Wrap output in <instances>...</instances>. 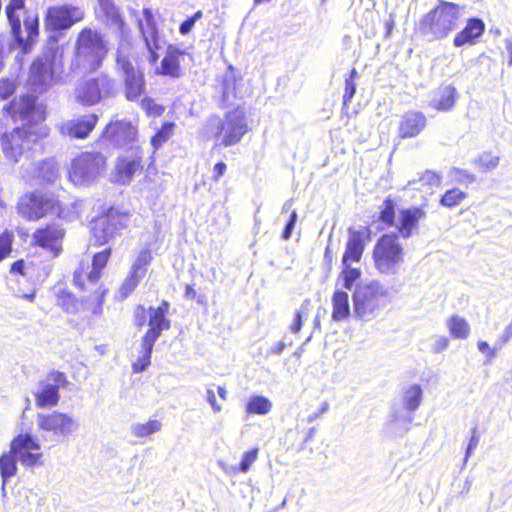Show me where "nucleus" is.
I'll return each instance as SVG.
<instances>
[{
    "label": "nucleus",
    "instance_id": "c85d7f7f",
    "mask_svg": "<svg viewBox=\"0 0 512 512\" xmlns=\"http://www.w3.org/2000/svg\"><path fill=\"white\" fill-rule=\"evenodd\" d=\"M425 217V212L421 208H411L400 212L398 231L400 235L407 239L412 235L413 229L418 225L420 219Z\"/></svg>",
    "mask_w": 512,
    "mask_h": 512
},
{
    "label": "nucleus",
    "instance_id": "de8ad7c7",
    "mask_svg": "<svg viewBox=\"0 0 512 512\" xmlns=\"http://www.w3.org/2000/svg\"><path fill=\"white\" fill-rule=\"evenodd\" d=\"M465 198L466 193L458 188H453L446 191V193L442 196L440 203L445 207H454L459 205Z\"/></svg>",
    "mask_w": 512,
    "mask_h": 512
},
{
    "label": "nucleus",
    "instance_id": "1a4fd4ad",
    "mask_svg": "<svg viewBox=\"0 0 512 512\" xmlns=\"http://www.w3.org/2000/svg\"><path fill=\"white\" fill-rule=\"evenodd\" d=\"M116 87L113 79L105 74L79 82L74 89L76 102L84 106H93L104 97L113 96Z\"/></svg>",
    "mask_w": 512,
    "mask_h": 512
},
{
    "label": "nucleus",
    "instance_id": "72a5a7b5",
    "mask_svg": "<svg viewBox=\"0 0 512 512\" xmlns=\"http://www.w3.org/2000/svg\"><path fill=\"white\" fill-rule=\"evenodd\" d=\"M154 344L155 341L151 339V336H143L141 356L132 364V369L135 373L143 372L151 364V354Z\"/></svg>",
    "mask_w": 512,
    "mask_h": 512
},
{
    "label": "nucleus",
    "instance_id": "bf43d9fd",
    "mask_svg": "<svg viewBox=\"0 0 512 512\" xmlns=\"http://www.w3.org/2000/svg\"><path fill=\"white\" fill-rule=\"evenodd\" d=\"M141 107L150 115L158 116L163 112V108L150 98H143Z\"/></svg>",
    "mask_w": 512,
    "mask_h": 512
},
{
    "label": "nucleus",
    "instance_id": "c756f323",
    "mask_svg": "<svg viewBox=\"0 0 512 512\" xmlns=\"http://www.w3.org/2000/svg\"><path fill=\"white\" fill-rule=\"evenodd\" d=\"M456 96L457 91L455 87L451 85L441 86L438 88L430 105L438 111H449L455 105Z\"/></svg>",
    "mask_w": 512,
    "mask_h": 512
},
{
    "label": "nucleus",
    "instance_id": "bb28decb",
    "mask_svg": "<svg viewBox=\"0 0 512 512\" xmlns=\"http://www.w3.org/2000/svg\"><path fill=\"white\" fill-rule=\"evenodd\" d=\"M484 30L485 24L481 19H469L465 28L454 37L453 44L455 47H462L466 44L473 45L484 33Z\"/></svg>",
    "mask_w": 512,
    "mask_h": 512
},
{
    "label": "nucleus",
    "instance_id": "cd10ccee",
    "mask_svg": "<svg viewBox=\"0 0 512 512\" xmlns=\"http://www.w3.org/2000/svg\"><path fill=\"white\" fill-rule=\"evenodd\" d=\"M97 17L108 26L121 28L123 20L113 0H98Z\"/></svg>",
    "mask_w": 512,
    "mask_h": 512
},
{
    "label": "nucleus",
    "instance_id": "a878e982",
    "mask_svg": "<svg viewBox=\"0 0 512 512\" xmlns=\"http://www.w3.org/2000/svg\"><path fill=\"white\" fill-rule=\"evenodd\" d=\"M59 74L56 63L52 67H48L42 60H35L30 69V79L33 85L40 87L49 86Z\"/></svg>",
    "mask_w": 512,
    "mask_h": 512
},
{
    "label": "nucleus",
    "instance_id": "3c124183",
    "mask_svg": "<svg viewBox=\"0 0 512 512\" xmlns=\"http://www.w3.org/2000/svg\"><path fill=\"white\" fill-rule=\"evenodd\" d=\"M235 76L232 70V67H229V70L225 73L223 79V98L229 99L230 96L235 95Z\"/></svg>",
    "mask_w": 512,
    "mask_h": 512
},
{
    "label": "nucleus",
    "instance_id": "8fccbe9b",
    "mask_svg": "<svg viewBox=\"0 0 512 512\" xmlns=\"http://www.w3.org/2000/svg\"><path fill=\"white\" fill-rule=\"evenodd\" d=\"M143 278V276L134 274L132 271L129 272V275L121 285L119 289V293L122 298L128 297L138 286L140 280Z\"/></svg>",
    "mask_w": 512,
    "mask_h": 512
},
{
    "label": "nucleus",
    "instance_id": "a211bd4d",
    "mask_svg": "<svg viewBox=\"0 0 512 512\" xmlns=\"http://www.w3.org/2000/svg\"><path fill=\"white\" fill-rule=\"evenodd\" d=\"M98 122L96 114L82 115L74 119L62 121L56 128L62 136L76 139H85L95 128Z\"/></svg>",
    "mask_w": 512,
    "mask_h": 512
},
{
    "label": "nucleus",
    "instance_id": "79ce46f5",
    "mask_svg": "<svg viewBox=\"0 0 512 512\" xmlns=\"http://www.w3.org/2000/svg\"><path fill=\"white\" fill-rule=\"evenodd\" d=\"M82 203L80 201H73L69 204L63 205L58 199L52 215H57L59 218L65 220H74L79 216Z\"/></svg>",
    "mask_w": 512,
    "mask_h": 512
},
{
    "label": "nucleus",
    "instance_id": "7c9ffc66",
    "mask_svg": "<svg viewBox=\"0 0 512 512\" xmlns=\"http://www.w3.org/2000/svg\"><path fill=\"white\" fill-rule=\"evenodd\" d=\"M332 319L336 322L343 321L350 316V304L348 293L336 290L332 296Z\"/></svg>",
    "mask_w": 512,
    "mask_h": 512
},
{
    "label": "nucleus",
    "instance_id": "37998d69",
    "mask_svg": "<svg viewBox=\"0 0 512 512\" xmlns=\"http://www.w3.org/2000/svg\"><path fill=\"white\" fill-rule=\"evenodd\" d=\"M59 176L58 167L52 159L42 161L38 166V177L46 183H53Z\"/></svg>",
    "mask_w": 512,
    "mask_h": 512
},
{
    "label": "nucleus",
    "instance_id": "9d476101",
    "mask_svg": "<svg viewBox=\"0 0 512 512\" xmlns=\"http://www.w3.org/2000/svg\"><path fill=\"white\" fill-rule=\"evenodd\" d=\"M85 18V11L79 6L63 4L51 6L44 17V28L50 33H61L69 30Z\"/></svg>",
    "mask_w": 512,
    "mask_h": 512
},
{
    "label": "nucleus",
    "instance_id": "f704fd0d",
    "mask_svg": "<svg viewBox=\"0 0 512 512\" xmlns=\"http://www.w3.org/2000/svg\"><path fill=\"white\" fill-rule=\"evenodd\" d=\"M423 390L420 385L413 384L407 387L403 392V406L410 412H415L421 405Z\"/></svg>",
    "mask_w": 512,
    "mask_h": 512
},
{
    "label": "nucleus",
    "instance_id": "5701e85b",
    "mask_svg": "<svg viewBox=\"0 0 512 512\" xmlns=\"http://www.w3.org/2000/svg\"><path fill=\"white\" fill-rule=\"evenodd\" d=\"M143 16L145 24L140 20L139 30L145 41L146 48L150 53V61L154 63L158 59L156 50L159 49L156 24L153 14L149 9H144Z\"/></svg>",
    "mask_w": 512,
    "mask_h": 512
},
{
    "label": "nucleus",
    "instance_id": "09e8293b",
    "mask_svg": "<svg viewBox=\"0 0 512 512\" xmlns=\"http://www.w3.org/2000/svg\"><path fill=\"white\" fill-rule=\"evenodd\" d=\"M174 123L167 122L162 125L161 129L151 138V145L154 149H158L173 134Z\"/></svg>",
    "mask_w": 512,
    "mask_h": 512
},
{
    "label": "nucleus",
    "instance_id": "e2e57ef3",
    "mask_svg": "<svg viewBox=\"0 0 512 512\" xmlns=\"http://www.w3.org/2000/svg\"><path fill=\"white\" fill-rule=\"evenodd\" d=\"M393 419L391 420V425L397 424V423H403V431L407 432L410 428V424L412 423L413 416L412 415H398L397 413L393 414Z\"/></svg>",
    "mask_w": 512,
    "mask_h": 512
},
{
    "label": "nucleus",
    "instance_id": "9b49d317",
    "mask_svg": "<svg viewBox=\"0 0 512 512\" xmlns=\"http://www.w3.org/2000/svg\"><path fill=\"white\" fill-rule=\"evenodd\" d=\"M56 204L57 199L53 194L34 191L19 198L17 211L23 218L35 221L46 215H52Z\"/></svg>",
    "mask_w": 512,
    "mask_h": 512
},
{
    "label": "nucleus",
    "instance_id": "a18cd8bd",
    "mask_svg": "<svg viewBox=\"0 0 512 512\" xmlns=\"http://www.w3.org/2000/svg\"><path fill=\"white\" fill-rule=\"evenodd\" d=\"M151 260V252L148 249L141 250L132 264L130 271L144 277L147 266L150 264Z\"/></svg>",
    "mask_w": 512,
    "mask_h": 512
},
{
    "label": "nucleus",
    "instance_id": "4468645a",
    "mask_svg": "<svg viewBox=\"0 0 512 512\" xmlns=\"http://www.w3.org/2000/svg\"><path fill=\"white\" fill-rule=\"evenodd\" d=\"M65 384L64 373L51 372L45 380L40 381L39 389L34 392L36 405L40 408L56 406L60 399L59 389Z\"/></svg>",
    "mask_w": 512,
    "mask_h": 512
},
{
    "label": "nucleus",
    "instance_id": "6e6552de",
    "mask_svg": "<svg viewBox=\"0 0 512 512\" xmlns=\"http://www.w3.org/2000/svg\"><path fill=\"white\" fill-rule=\"evenodd\" d=\"M24 7V0H11L6 7V14L11 26L13 38L18 45L27 52L36 42L39 35V18L37 14H29L24 18V29L26 36H23L20 18L15 14V10Z\"/></svg>",
    "mask_w": 512,
    "mask_h": 512
},
{
    "label": "nucleus",
    "instance_id": "603ef678",
    "mask_svg": "<svg viewBox=\"0 0 512 512\" xmlns=\"http://www.w3.org/2000/svg\"><path fill=\"white\" fill-rule=\"evenodd\" d=\"M17 84L14 79L2 78L0 79V98L2 100L8 99L16 90Z\"/></svg>",
    "mask_w": 512,
    "mask_h": 512
},
{
    "label": "nucleus",
    "instance_id": "6ab92c4d",
    "mask_svg": "<svg viewBox=\"0 0 512 512\" xmlns=\"http://www.w3.org/2000/svg\"><path fill=\"white\" fill-rule=\"evenodd\" d=\"M123 227L121 217L109 211V213L94 221L92 235L96 245H104L110 241L116 232Z\"/></svg>",
    "mask_w": 512,
    "mask_h": 512
},
{
    "label": "nucleus",
    "instance_id": "4d7b16f0",
    "mask_svg": "<svg viewBox=\"0 0 512 512\" xmlns=\"http://www.w3.org/2000/svg\"><path fill=\"white\" fill-rule=\"evenodd\" d=\"M12 237L7 233L0 236V261L6 258L11 252Z\"/></svg>",
    "mask_w": 512,
    "mask_h": 512
},
{
    "label": "nucleus",
    "instance_id": "4c0bfd02",
    "mask_svg": "<svg viewBox=\"0 0 512 512\" xmlns=\"http://www.w3.org/2000/svg\"><path fill=\"white\" fill-rule=\"evenodd\" d=\"M162 429L161 421L150 419L146 423H134L131 425V434L137 438H145L153 435Z\"/></svg>",
    "mask_w": 512,
    "mask_h": 512
},
{
    "label": "nucleus",
    "instance_id": "ea45409f",
    "mask_svg": "<svg viewBox=\"0 0 512 512\" xmlns=\"http://www.w3.org/2000/svg\"><path fill=\"white\" fill-rule=\"evenodd\" d=\"M272 409V402L260 395L251 396L246 405V411L249 414L266 415Z\"/></svg>",
    "mask_w": 512,
    "mask_h": 512
},
{
    "label": "nucleus",
    "instance_id": "aec40b11",
    "mask_svg": "<svg viewBox=\"0 0 512 512\" xmlns=\"http://www.w3.org/2000/svg\"><path fill=\"white\" fill-rule=\"evenodd\" d=\"M110 254L111 249H105L99 253H96L92 260V269L89 272H85L83 270L75 271L73 278L75 285L82 290H89V288L86 286V282L88 285L96 284L101 276L102 269L108 262Z\"/></svg>",
    "mask_w": 512,
    "mask_h": 512
},
{
    "label": "nucleus",
    "instance_id": "f8f14e48",
    "mask_svg": "<svg viewBox=\"0 0 512 512\" xmlns=\"http://www.w3.org/2000/svg\"><path fill=\"white\" fill-rule=\"evenodd\" d=\"M105 163L100 153H83L71 164L70 180L76 185L90 184L104 171Z\"/></svg>",
    "mask_w": 512,
    "mask_h": 512
},
{
    "label": "nucleus",
    "instance_id": "f257e3e1",
    "mask_svg": "<svg viewBox=\"0 0 512 512\" xmlns=\"http://www.w3.org/2000/svg\"><path fill=\"white\" fill-rule=\"evenodd\" d=\"M389 301L388 289L377 280L356 284L352 293L354 317L369 322L377 318Z\"/></svg>",
    "mask_w": 512,
    "mask_h": 512
},
{
    "label": "nucleus",
    "instance_id": "69168bd1",
    "mask_svg": "<svg viewBox=\"0 0 512 512\" xmlns=\"http://www.w3.org/2000/svg\"><path fill=\"white\" fill-rule=\"evenodd\" d=\"M449 346V340L445 336H439L433 344V352L440 353L446 350Z\"/></svg>",
    "mask_w": 512,
    "mask_h": 512
},
{
    "label": "nucleus",
    "instance_id": "5fc2aeb1",
    "mask_svg": "<svg viewBox=\"0 0 512 512\" xmlns=\"http://www.w3.org/2000/svg\"><path fill=\"white\" fill-rule=\"evenodd\" d=\"M394 208H395V206H394L393 201H391L389 199L384 201V208L382 209V211L380 213V219L382 220V222H384L388 225L393 224L394 216H395Z\"/></svg>",
    "mask_w": 512,
    "mask_h": 512
},
{
    "label": "nucleus",
    "instance_id": "49530a36",
    "mask_svg": "<svg viewBox=\"0 0 512 512\" xmlns=\"http://www.w3.org/2000/svg\"><path fill=\"white\" fill-rule=\"evenodd\" d=\"M311 308V301L309 299H305L300 308L295 312L294 319L289 327V330L297 334L300 332L303 325V317L308 315V312Z\"/></svg>",
    "mask_w": 512,
    "mask_h": 512
},
{
    "label": "nucleus",
    "instance_id": "412c9836",
    "mask_svg": "<svg viewBox=\"0 0 512 512\" xmlns=\"http://www.w3.org/2000/svg\"><path fill=\"white\" fill-rule=\"evenodd\" d=\"M348 233L349 237L342 257V264L360 261L366 240L369 238V231L365 227L359 230L349 228Z\"/></svg>",
    "mask_w": 512,
    "mask_h": 512
},
{
    "label": "nucleus",
    "instance_id": "dca6fc26",
    "mask_svg": "<svg viewBox=\"0 0 512 512\" xmlns=\"http://www.w3.org/2000/svg\"><path fill=\"white\" fill-rule=\"evenodd\" d=\"M104 137L111 144L119 148L135 150L134 143L137 138V128L125 120H112L104 131Z\"/></svg>",
    "mask_w": 512,
    "mask_h": 512
},
{
    "label": "nucleus",
    "instance_id": "052dcab7",
    "mask_svg": "<svg viewBox=\"0 0 512 512\" xmlns=\"http://www.w3.org/2000/svg\"><path fill=\"white\" fill-rule=\"evenodd\" d=\"M356 92V83L353 79H345V91L343 95V105L347 106L351 102Z\"/></svg>",
    "mask_w": 512,
    "mask_h": 512
},
{
    "label": "nucleus",
    "instance_id": "423d86ee",
    "mask_svg": "<svg viewBox=\"0 0 512 512\" xmlns=\"http://www.w3.org/2000/svg\"><path fill=\"white\" fill-rule=\"evenodd\" d=\"M48 133L49 128L46 125L23 124L2 137L3 152L9 160L17 162L25 151L32 149Z\"/></svg>",
    "mask_w": 512,
    "mask_h": 512
},
{
    "label": "nucleus",
    "instance_id": "774afa93",
    "mask_svg": "<svg viewBox=\"0 0 512 512\" xmlns=\"http://www.w3.org/2000/svg\"><path fill=\"white\" fill-rule=\"evenodd\" d=\"M227 169V166L225 163L223 162H219L217 163L215 166H214V169H213V178L215 181H218L220 179L221 176H223V174L225 173Z\"/></svg>",
    "mask_w": 512,
    "mask_h": 512
},
{
    "label": "nucleus",
    "instance_id": "a19ab883",
    "mask_svg": "<svg viewBox=\"0 0 512 512\" xmlns=\"http://www.w3.org/2000/svg\"><path fill=\"white\" fill-rule=\"evenodd\" d=\"M362 272L359 268L351 267V263L342 264V271L338 276V281H342V286L347 290H352L356 282L360 280Z\"/></svg>",
    "mask_w": 512,
    "mask_h": 512
},
{
    "label": "nucleus",
    "instance_id": "473e14b6",
    "mask_svg": "<svg viewBox=\"0 0 512 512\" xmlns=\"http://www.w3.org/2000/svg\"><path fill=\"white\" fill-rule=\"evenodd\" d=\"M258 451V448H253L249 451L244 452L242 455L240 465L238 467L228 466L223 461H219L218 464L222 468V470L229 475L236 474L237 472L247 473L250 470L251 466L254 464V462L257 460Z\"/></svg>",
    "mask_w": 512,
    "mask_h": 512
},
{
    "label": "nucleus",
    "instance_id": "680f3d73",
    "mask_svg": "<svg viewBox=\"0 0 512 512\" xmlns=\"http://www.w3.org/2000/svg\"><path fill=\"white\" fill-rule=\"evenodd\" d=\"M479 441H480V438L477 435V429L473 428L472 429V435H471L468 447L466 449V453H465V457H464V464L467 463L469 457L472 454V451L478 446Z\"/></svg>",
    "mask_w": 512,
    "mask_h": 512
},
{
    "label": "nucleus",
    "instance_id": "c03bdc74",
    "mask_svg": "<svg viewBox=\"0 0 512 512\" xmlns=\"http://www.w3.org/2000/svg\"><path fill=\"white\" fill-rule=\"evenodd\" d=\"M499 163V156L493 155L491 152H483L474 160V164L477 165L482 172H488L496 169Z\"/></svg>",
    "mask_w": 512,
    "mask_h": 512
},
{
    "label": "nucleus",
    "instance_id": "20e7f679",
    "mask_svg": "<svg viewBox=\"0 0 512 512\" xmlns=\"http://www.w3.org/2000/svg\"><path fill=\"white\" fill-rule=\"evenodd\" d=\"M460 12L459 5L440 1L432 11L423 17L420 29L424 35L431 36L433 40L444 39L457 28Z\"/></svg>",
    "mask_w": 512,
    "mask_h": 512
},
{
    "label": "nucleus",
    "instance_id": "f03ea898",
    "mask_svg": "<svg viewBox=\"0 0 512 512\" xmlns=\"http://www.w3.org/2000/svg\"><path fill=\"white\" fill-rule=\"evenodd\" d=\"M108 48L102 35L94 29L84 28L75 43V57L72 67L83 72L98 69L106 57Z\"/></svg>",
    "mask_w": 512,
    "mask_h": 512
},
{
    "label": "nucleus",
    "instance_id": "e433bc0d",
    "mask_svg": "<svg viewBox=\"0 0 512 512\" xmlns=\"http://www.w3.org/2000/svg\"><path fill=\"white\" fill-rule=\"evenodd\" d=\"M179 53L170 51L161 61V66L157 70L158 74L170 76L172 78L180 77V62L178 59Z\"/></svg>",
    "mask_w": 512,
    "mask_h": 512
},
{
    "label": "nucleus",
    "instance_id": "0e129e2a",
    "mask_svg": "<svg viewBox=\"0 0 512 512\" xmlns=\"http://www.w3.org/2000/svg\"><path fill=\"white\" fill-rule=\"evenodd\" d=\"M297 221V213L296 211H292L290 215V219L288 223L286 224L282 237L284 240H288L291 237L292 231L294 229L295 223Z\"/></svg>",
    "mask_w": 512,
    "mask_h": 512
},
{
    "label": "nucleus",
    "instance_id": "6e6d98bb",
    "mask_svg": "<svg viewBox=\"0 0 512 512\" xmlns=\"http://www.w3.org/2000/svg\"><path fill=\"white\" fill-rule=\"evenodd\" d=\"M106 293L107 289L103 288L102 286H100L94 293L97 303L92 308V313L96 316H100L103 312V302Z\"/></svg>",
    "mask_w": 512,
    "mask_h": 512
},
{
    "label": "nucleus",
    "instance_id": "2f4dec72",
    "mask_svg": "<svg viewBox=\"0 0 512 512\" xmlns=\"http://www.w3.org/2000/svg\"><path fill=\"white\" fill-rule=\"evenodd\" d=\"M149 330L144 336H151V339L156 342L163 330H167L170 327V322L166 319V316L162 311H154V308H149Z\"/></svg>",
    "mask_w": 512,
    "mask_h": 512
},
{
    "label": "nucleus",
    "instance_id": "b1692460",
    "mask_svg": "<svg viewBox=\"0 0 512 512\" xmlns=\"http://www.w3.org/2000/svg\"><path fill=\"white\" fill-rule=\"evenodd\" d=\"M426 126V117L423 113L409 111L405 113L400 121L398 133L402 139L418 136Z\"/></svg>",
    "mask_w": 512,
    "mask_h": 512
},
{
    "label": "nucleus",
    "instance_id": "39448f33",
    "mask_svg": "<svg viewBox=\"0 0 512 512\" xmlns=\"http://www.w3.org/2000/svg\"><path fill=\"white\" fill-rule=\"evenodd\" d=\"M375 269L384 275H395L405 262V251L396 233L382 235L373 248Z\"/></svg>",
    "mask_w": 512,
    "mask_h": 512
},
{
    "label": "nucleus",
    "instance_id": "4be33fe9",
    "mask_svg": "<svg viewBox=\"0 0 512 512\" xmlns=\"http://www.w3.org/2000/svg\"><path fill=\"white\" fill-rule=\"evenodd\" d=\"M133 156H121L117 160L114 180L117 183L126 184L131 181L134 174L142 169L141 155L139 148L132 150Z\"/></svg>",
    "mask_w": 512,
    "mask_h": 512
},
{
    "label": "nucleus",
    "instance_id": "7ed1b4c3",
    "mask_svg": "<svg viewBox=\"0 0 512 512\" xmlns=\"http://www.w3.org/2000/svg\"><path fill=\"white\" fill-rule=\"evenodd\" d=\"M247 131L245 112L240 108L227 112L224 119L217 116L210 117L203 128L205 137L221 138V143L225 147L237 144Z\"/></svg>",
    "mask_w": 512,
    "mask_h": 512
},
{
    "label": "nucleus",
    "instance_id": "c9c22d12",
    "mask_svg": "<svg viewBox=\"0 0 512 512\" xmlns=\"http://www.w3.org/2000/svg\"><path fill=\"white\" fill-rule=\"evenodd\" d=\"M446 326L454 339H466L470 334L469 323L459 315H453L447 319Z\"/></svg>",
    "mask_w": 512,
    "mask_h": 512
},
{
    "label": "nucleus",
    "instance_id": "58836bf2",
    "mask_svg": "<svg viewBox=\"0 0 512 512\" xmlns=\"http://www.w3.org/2000/svg\"><path fill=\"white\" fill-rule=\"evenodd\" d=\"M17 461L18 459L16 455L11 450L0 457V474L3 480V485L9 478L16 474Z\"/></svg>",
    "mask_w": 512,
    "mask_h": 512
},
{
    "label": "nucleus",
    "instance_id": "393cba45",
    "mask_svg": "<svg viewBox=\"0 0 512 512\" xmlns=\"http://www.w3.org/2000/svg\"><path fill=\"white\" fill-rule=\"evenodd\" d=\"M63 230L57 226H48L44 229H38L33 234L34 242L42 248L49 249L53 256L59 254V240L63 237Z\"/></svg>",
    "mask_w": 512,
    "mask_h": 512
},
{
    "label": "nucleus",
    "instance_id": "ddd939ff",
    "mask_svg": "<svg viewBox=\"0 0 512 512\" xmlns=\"http://www.w3.org/2000/svg\"><path fill=\"white\" fill-rule=\"evenodd\" d=\"M124 45L121 44L117 50V70L121 73L124 81L125 97L129 101H137L145 92L144 74L136 69L129 58L123 53Z\"/></svg>",
    "mask_w": 512,
    "mask_h": 512
},
{
    "label": "nucleus",
    "instance_id": "2eb2a0df",
    "mask_svg": "<svg viewBox=\"0 0 512 512\" xmlns=\"http://www.w3.org/2000/svg\"><path fill=\"white\" fill-rule=\"evenodd\" d=\"M10 447L18 461L27 468L37 465L42 457L40 444L31 434L18 435L12 440Z\"/></svg>",
    "mask_w": 512,
    "mask_h": 512
},
{
    "label": "nucleus",
    "instance_id": "0eeeda50",
    "mask_svg": "<svg viewBox=\"0 0 512 512\" xmlns=\"http://www.w3.org/2000/svg\"><path fill=\"white\" fill-rule=\"evenodd\" d=\"M37 429L45 441L60 442L79 429V422L72 415L59 411L38 413Z\"/></svg>",
    "mask_w": 512,
    "mask_h": 512
},
{
    "label": "nucleus",
    "instance_id": "864d4df0",
    "mask_svg": "<svg viewBox=\"0 0 512 512\" xmlns=\"http://www.w3.org/2000/svg\"><path fill=\"white\" fill-rule=\"evenodd\" d=\"M451 176L455 181L462 183V184H471V183L475 182V180H476L475 175L471 174L467 170H463V169H459V168L452 169Z\"/></svg>",
    "mask_w": 512,
    "mask_h": 512
},
{
    "label": "nucleus",
    "instance_id": "f3484780",
    "mask_svg": "<svg viewBox=\"0 0 512 512\" xmlns=\"http://www.w3.org/2000/svg\"><path fill=\"white\" fill-rule=\"evenodd\" d=\"M4 110L18 114L25 121L24 124L43 125L41 122L45 119L44 109L36 104V98L31 95L21 96L19 100L6 105Z\"/></svg>",
    "mask_w": 512,
    "mask_h": 512
},
{
    "label": "nucleus",
    "instance_id": "13d9d810",
    "mask_svg": "<svg viewBox=\"0 0 512 512\" xmlns=\"http://www.w3.org/2000/svg\"><path fill=\"white\" fill-rule=\"evenodd\" d=\"M422 185H427L430 188L438 187L441 183L440 176L432 171H426L419 179Z\"/></svg>",
    "mask_w": 512,
    "mask_h": 512
},
{
    "label": "nucleus",
    "instance_id": "338daca9",
    "mask_svg": "<svg viewBox=\"0 0 512 512\" xmlns=\"http://www.w3.org/2000/svg\"><path fill=\"white\" fill-rule=\"evenodd\" d=\"M206 398L214 412L218 413L221 411V406L217 403L215 393L212 389H207Z\"/></svg>",
    "mask_w": 512,
    "mask_h": 512
}]
</instances>
